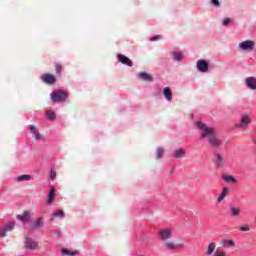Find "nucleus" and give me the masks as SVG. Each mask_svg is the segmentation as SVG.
I'll list each match as a JSON object with an SVG mask.
<instances>
[{"label":"nucleus","instance_id":"10","mask_svg":"<svg viewBox=\"0 0 256 256\" xmlns=\"http://www.w3.org/2000/svg\"><path fill=\"white\" fill-rule=\"evenodd\" d=\"M118 61L122 63V65H127V67H133V61H131V59L127 58V56L123 54L118 55Z\"/></svg>","mask_w":256,"mask_h":256},{"label":"nucleus","instance_id":"3","mask_svg":"<svg viewBox=\"0 0 256 256\" xmlns=\"http://www.w3.org/2000/svg\"><path fill=\"white\" fill-rule=\"evenodd\" d=\"M24 247L30 251H35L39 247V243L28 236H24Z\"/></svg>","mask_w":256,"mask_h":256},{"label":"nucleus","instance_id":"33","mask_svg":"<svg viewBox=\"0 0 256 256\" xmlns=\"http://www.w3.org/2000/svg\"><path fill=\"white\" fill-rule=\"evenodd\" d=\"M50 178L51 179L57 178V171H55V169H53V168L50 170Z\"/></svg>","mask_w":256,"mask_h":256},{"label":"nucleus","instance_id":"25","mask_svg":"<svg viewBox=\"0 0 256 256\" xmlns=\"http://www.w3.org/2000/svg\"><path fill=\"white\" fill-rule=\"evenodd\" d=\"M230 211L233 217H239V215H241V209L239 208L232 207Z\"/></svg>","mask_w":256,"mask_h":256},{"label":"nucleus","instance_id":"2","mask_svg":"<svg viewBox=\"0 0 256 256\" xmlns=\"http://www.w3.org/2000/svg\"><path fill=\"white\" fill-rule=\"evenodd\" d=\"M69 97V94L65 90L54 91L50 94V99L53 103H65Z\"/></svg>","mask_w":256,"mask_h":256},{"label":"nucleus","instance_id":"36","mask_svg":"<svg viewBox=\"0 0 256 256\" xmlns=\"http://www.w3.org/2000/svg\"><path fill=\"white\" fill-rule=\"evenodd\" d=\"M251 228L249 226H242L240 227V231H250Z\"/></svg>","mask_w":256,"mask_h":256},{"label":"nucleus","instance_id":"9","mask_svg":"<svg viewBox=\"0 0 256 256\" xmlns=\"http://www.w3.org/2000/svg\"><path fill=\"white\" fill-rule=\"evenodd\" d=\"M18 221H22V223H27L28 221H31V212L25 211L22 214H19L16 216Z\"/></svg>","mask_w":256,"mask_h":256},{"label":"nucleus","instance_id":"29","mask_svg":"<svg viewBox=\"0 0 256 256\" xmlns=\"http://www.w3.org/2000/svg\"><path fill=\"white\" fill-rule=\"evenodd\" d=\"M216 165L217 167H223V157L219 154H216Z\"/></svg>","mask_w":256,"mask_h":256},{"label":"nucleus","instance_id":"8","mask_svg":"<svg viewBox=\"0 0 256 256\" xmlns=\"http://www.w3.org/2000/svg\"><path fill=\"white\" fill-rule=\"evenodd\" d=\"M197 69L201 73H207V71H209V64L205 60H198L197 61Z\"/></svg>","mask_w":256,"mask_h":256},{"label":"nucleus","instance_id":"19","mask_svg":"<svg viewBox=\"0 0 256 256\" xmlns=\"http://www.w3.org/2000/svg\"><path fill=\"white\" fill-rule=\"evenodd\" d=\"M163 93L167 101H171L173 99V93L171 92V89H169L168 87L164 88Z\"/></svg>","mask_w":256,"mask_h":256},{"label":"nucleus","instance_id":"18","mask_svg":"<svg viewBox=\"0 0 256 256\" xmlns=\"http://www.w3.org/2000/svg\"><path fill=\"white\" fill-rule=\"evenodd\" d=\"M164 247L167 249H170L171 251H175V249H179V246L175 244V242L170 241V242H165Z\"/></svg>","mask_w":256,"mask_h":256},{"label":"nucleus","instance_id":"24","mask_svg":"<svg viewBox=\"0 0 256 256\" xmlns=\"http://www.w3.org/2000/svg\"><path fill=\"white\" fill-rule=\"evenodd\" d=\"M55 71H56V75H58V77H61V74L63 73V65L56 63Z\"/></svg>","mask_w":256,"mask_h":256},{"label":"nucleus","instance_id":"5","mask_svg":"<svg viewBox=\"0 0 256 256\" xmlns=\"http://www.w3.org/2000/svg\"><path fill=\"white\" fill-rule=\"evenodd\" d=\"M239 47L243 51H253V49H255V42L253 40H246L241 42Z\"/></svg>","mask_w":256,"mask_h":256},{"label":"nucleus","instance_id":"21","mask_svg":"<svg viewBox=\"0 0 256 256\" xmlns=\"http://www.w3.org/2000/svg\"><path fill=\"white\" fill-rule=\"evenodd\" d=\"M54 199H55V188H52V189L49 191L47 203H48L49 205H51V203H53Z\"/></svg>","mask_w":256,"mask_h":256},{"label":"nucleus","instance_id":"6","mask_svg":"<svg viewBox=\"0 0 256 256\" xmlns=\"http://www.w3.org/2000/svg\"><path fill=\"white\" fill-rule=\"evenodd\" d=\"M15 229V222H9L4 227L0 228V237H7V233Z\"/></svg>","mask_w":256,"mask_h":256},{"label":"nucleus","instance_id":"14","mask_svg":"<svg viewBox=\"0 0 256 256\" xmlns=\"http://www.w3.org/2000/svg\"><path fill=\"white\" fill-rule=\"evenodd\" d=\"M29 129H30V132L34 134L35 139H36L37 141L43 139V135H41V134L39 133V130H37V127H35L34 125H29Z\"/></svg>","mask_w":256,"mask_h":256},{"label":"nucleus","instance_id":"12","mask_svg":"<svg viewBox=\"0 0 256 256\" xmlns=\"http://www.w3.org/2000/svg\"><path fill=\"white\" fill-rule=\"evenodd\" d=\"M171 235L172 233L169 229H164L159 232V236L162 241H167V239H171Z\"/></svg>","mask_w":256,"mask_h":256},{"label":"nucleus","instance_id":"30","mask_svg":"<svg viewBox=\"0 0 256 256\" xmlns=\"http://www.w3.org/2000/svg\"><path fill=\"white\" fill-rule=\"evenodd\" d=\"M181 59H183V54H181L179 52H175L174 53V61H181Z\"/></svg>","mask_w":256,"mask_h":256},{"label":"nucleus","instance_id":"35","mask_svg":"<svg viewBox=\"0 0 256 256\" xmlns=\"http://www.w3.org/2000/svg\"><path fill=\"white\" fill-rule=\"evenodd\" d=\"M222 23L223 25H229V23H231V18H225Z\"/></svg>","mask_w":256,"mask_h":256},{"label":"nucleus","instance_id":"4","mask_svg":"<svg viewBox=\"0 0 256 256\" xmlns=\"http://www.w3.org/2000/svg\"><path fill=\"white\" fill-rule=\"evenodd\" d=\"M41 80L43 81V83H46L47 85H55V83H57V78L55 77V75L51 73L43 74L41 76Z\"/></svg>","mask_w":256,"mask_h":256},{"label":"nucleus","instance_id":"17","mask_svg":"<svg viewBox=\"0 0 256 256\" xmlns=\"http://www.w3.org/2000/svg\"><path fill=\"white\" fill-rule=\"evenodd\" d=\"M222 179L226 183H237V179H235V177H233L231 175L223 174Z\"/></svg>","mask_w":256,"mask_h":256},{"label":"nucleus","instance_id":"13","mask_svg":"<svg viewBox=\"0 0 256 256\" xmlns=\"http://www.w3.org/2000/svg\"><path fill=\"white\" fill-rule=\"evenodd\" d=\"M29 129H30V132L34 134L35 139H36L37 141L43 139V135H41V134L39 133V130H37V127H35L34 125H29Z\"/></svg>","mask_w":256,"mask_h":256},{"label":"nucleus","instance_id":"20","mask_svg":"<svg viewBox=\"0 0 256 256\" xmlns=\"http://www.w3.org/2000/svg\"><path fill=\"white\" fill-rule=\"evenodd\" d=\"M227 193H229V188H223L221 194L218 196V203H221V201H223V199H225V197H227Z\"/></svg>","mask_w":256,"mask_h":256},{"label":"nucleus","instance_id":"27","mask_svg":"<svg viewBox=\"0 0 256 256\" xmlns=\"http://www.w3.org/2000/svg\"><path fill=\"white\" fill-rule=\"evenodd\" d=\"M215 251V243L211 242L209 245H208V248H207V254L208 255H213V252Z\"/></svg>","mask_w":256,"mask_h":256},{"label":"nucleus","instance_id":"28","mask_svg":"<svg viewBox=\"0 0 256 256\" xmlns=\"http://www.w3.org/2000/svg\"><path fill=\"white\" fill-rule=\"evenodd\" d=\"M46 115H47L48 119H50V121H54V119L57 117L55 115V112H53L52 110L46 111Z\"/></svg>","mask_w":256,"mask_h":256},{"label":"nucleus","instance_id":"38","mask_svg":"<svg viewBox=\"0 0 256 256\" xmlns=\"http://www.w3.org/2000/svg\"><path fill=\"white\" fill-rule=\"evenodd\" d=\"M157 39H161V35H157L150 38V41H157Z\"/></svg>","mask_w":256,"mask_h":256},{"label":"nucleus","instance_id":"16","mask_svg":"<svg viewBox=\"0 0 256 256\" xmlns=\"http://www.w3.org/2000/svg\"><path fill=\"white\" fill-rule=\"evenodd\" d=\"M138 77L142 81H147V82L153 81V76H151V74H147L145 72H142V73L138 74Z\"/></svg>","mask_w":256,"mask_h":256},{"label":"nucleus","instance_id":"32","mask_svg":"<svg viewBox=\"0 0 256 256\" xmlns=\"http://www.w3.org/2000/svg\"><path fill=\"white\" fill-rule=\"evenodd\" d=\"M62 253H63V255H71V256L77 255V252H71V251H69L67 249H63Z\"/></svg>","mask_w":256,"mask_h":256},{"label":"nucleus","instance_id":"31","mask_svg":"<svg viewBox=\"0 0 256 256\" xmlns=\"http://www.w3.org/2000/svg\"><path fill=\"white\" fill-rule=\"evenodd\" d=\"M54 217H65V212H63V210H58L54 213Z\"/></svg>","mask_w":256,"mask_h":256},{"label":"nucleus","instance_id":"1","mask_svg":"<svg viewBox=\"0 0 256 256\" xmlns=\"http://www.w3.org/2000/svg\"><path fill=\"white\" fill-rule=\"evenodd\" d=\"M198 129L202 131L200 135V139H207L208 145H210L213 149H219L221 145H223V140L217 137V133L215 132V128L207 126V124L203 122L196 123Z\"/></svg>","mask_w":256,"mask_h":256},{"label":"nucleus","instance_id":"15","mask_svg":"<svg viewBox=\"0 0 256 256\" xmlns=\"http://www.w3.org/2000/svg\"><path fill=\"white\" fill-rule=\"evenodd\" d=\"M185 155H187V152L183 148H179L174 151L175 159H181V157H185Z\"/></svg>","mask_w":256,"mask_h":256},{"label":"nucleus","instance_id":"11","mask_svg":"<svg viewBox=\"0 0 256 256\" xmlns=\"http://www.w3.org/2000/svg\"><path fill=\"white\" fill-rule=\"evenodd\" d=\"M245 84L248 87V89H251L252 91H256V78L251 76L246 78Z\"/></svg>","mask_w":256,"mask_h":256},{"label":"nucleus","instance_id":"37","mask_svg":"<svg viewBox=\"0 0 256 256\" xmlns=\"http://www.w3.org/2000/svg\"><path fill=\"white\" fill-rule=\"evenodd\" d=\"M227 244L230 246V247H235V242L233 240H227Z\"/></svg>","mask_w":256,"mask_h":256},{"label":"nucleus","instance_id":"34","mask_svg":"<svg viewBox=\"0 0 256 256\" xmlns=\"http://www.w3.org/2000/svg\"><path fill=\"white\" fill-rule=\"evenodd\" d=\"M211 3H212V5H214V7H219L221 5L219 3V0H212Z\"/></svg>","mask_w":256,"mask_h":256},{"label":"nucleus","instance_id":"39","mask_svg":"<svg viewBox=\"0 0 256 256\" xmlns=\"http://www.w3.org/2000/svg\"><path fill=\"white\" fill-rule=\"evenodd\" d=\"M215 256H227V255H225V252H218L215 254Z\"/></svg>","mask_w":256,"mask_h":256},{"label":"nucleus","instance_id":"22","mask_svg":"<svg viewBox=\"0 0 256 256\" xmlns=\"http://www.w3.org/2000/svg\"><path fill=\"white\" fill-rule=\"evenodd\" d=\"M43 227V218H38L33 224L32 229H39Z\"/></svg>","mask_w":256,"mask_h":256},{"label":"nucleus","instance_id":"23","mask_svg":"<svg viewBox=\"0 0 256 256\" xmlns=\"http://www.w3.org/2000/svg\"><path fill=\"white\" fill-rule=\"evenodd\" d=\"M16 181H18V183H21V181H31V175H27V174L20 175L16 178Z\"/></svg>","mask_w":256,"mask_h":256},{"label":"nucleus","instance_id":"26","mask_svg":"<svg viewBox=\"0 0 256 256\" xmlns=\"http://www.w3.org/2000/svg\"><path fill=\"white\" fill-rule=\"evenodd\" d=\"M164 153H165V149H163V147H158L156 152V159H161Z\"/></svg>","mask_w":256,"mask_h":256},{"label":"nucleus","instance_id":"7","mask_svg":"<svg viewBox=\"0 0 256 256\" xmlns=\"http://www.w3.org/2000/svg\"><path fill=\"white\" fill-rule=\"evenodd\" d=\"M249 123H251V117L244 115L241 117L240 122L236 124V127L239 129H246Z\"/></svg>","mask_w":256,"mask_h":256}]
</instances>
